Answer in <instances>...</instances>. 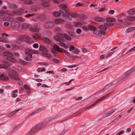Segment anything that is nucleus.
<instances>
[{
	"label": "nucleus",
	"mask_w": 135,
	"mask_h": 135,
	"mask_svg": "<svg viewBox=\"0 0 135 135\" xmlns=\"http://www.w3.org/2000/svg\"><path fill=\"white\" fill-rule=\"evenodd\" d=\"M124 133V131L123 130H122L117 133L116 135H120L121 134Z\"/></svg>",
	"instance_id": "864d4df0"
},
{
	"label": "nucleus",
	"mask_w": 135,
	"mask_h": 135,
	"mask_svg": "<svg viewBox=\"0 0 135 135\" xmlns=\"http://www.w3.org/2000/svg\"><path fill=\"white\" fill-rule=\"evenodd\" d=\"M50 122V120L46 119L43 123H40L33 127L26 134V135H31L36 132L44 126L47 125Z\"/></svg>",
	"instance_id": "f03ea898"
},
{
	"label": "nucleus",
	"mask_w": 135,
	"mask_h": 135,
	"mask_svg": "<svg viewBox=\"0 0 135 135\" xmlns=\"http://www.w3.org/2000/svg\"><path fill=\"white\" fill-rule=\"evenodd\" d=\"M95 20L99 22H102L105 21V19L100 17H96L94 18Z\"/></svg>",
	"instance_id": "412c9836"
},
{
	"label": "nucleus",
	"mask_w": 135,
	"mask_h": 135,
	"mask_svg": "<svg viewBox=\"0 0 135 135\" xmlns=\"http://www.w3.org/2000/svg\"><path fill=\"white\" fill-rule=\"evenodd\" d=\"M50 122V120L46 119L43 123H40L33 127L26 134V135H31L36 132L44 126L47 125Z\"/></svg>",
	"instance_id": "7ed1b4c3"
},
{
	"label": "nucleus",
	"mask_w": 135,
	"mask_h": 135,
	"mask_svg": "<svg viewBox=\"0 0 135 135\" xmlns=\"http://www.w3.org/2000/svg\"><path fill=\"white\" fill-rule=\"evenodd\" d=\"M40 36L41 34H40L38 33H36L33 34V37L35 39H40Z\"/></svg>",
	"instance_id": "a878e982"
},
{
	"label": "nucleus",
	"mask_w": 135,
	"mask_h": 135,
	"mask_svg": "<svg viewBox=\"0 0 135 135\" xmlns=\"http://www.w3.org/2000/svg\"><path fill=\"white\" fill-rule=\"evenodd\" d=\"M135 50V46L133 48L131 49L128 51L126 53V54H128L129 52H132Z\"/></svg>",
	"instance_id": "79ce46f5"
},
{
	"label": "nucleus",
	"mask_w": 135,
	"mask_h": 135,
	"mask_svg": "<svg viewBox=\"0 0 135 135\" xmlns=\"http://www.w3.org/2000/svg\"><path fill=\"white\" fill-rule=\"evenodd\" d=\"M88 27H89V28L91 30H95L96 29V28L95 27L91 25H88Z\"/></svg>",
	"instance_id": "37998d69"
},
{
	"label": "nucleus",
	"mask_w": 135,
	"mask_h": 135,
	"mask_svg": "<svg viewBox=\"0 0 135 135\" xmlns=\"http://www.w3.org/2000/svg\"><path fill=\"white\" fill-rule=\"evenodd\" d=\"M42 39L44 42L47 44H50L51 42L50 40L48 38L43 37Z\"/></svg>",
	"instance_id": "393cba45"
},
{
	"label": "nucleus",
	"mask_w": 135,
	"mask_h": 135,
	"mask_svg": "<svg viewBox=\"0 0 135 135\" xmlns=\"http://www.w3.org/2000/svg\"><path fill=\"white\" fill-rule=\"evenodd\" d=\"M42 54L43 56L47 57L49 58L51 56V55H49L47 54H45L43 52L42 53Z\"/></svg>",
	"instance_id": "de8ad7c7"
},
{
	"label": "nucleus",
	"mask_w": 135,
	"mask_h": 135,
	"mask_svg": "<svg viewBox=\"0 0 135 135\" xmlns=\"http://www.w3.org/2000/svg\"><path fill=\"white\" fill-rule=\"evenodd\" d=\"M21 109H18L16 110H15L13 111H12L13 113L14 114H15L18 111L21 110Z\"/></svg>",
	"instance_id": "13d9d810"
},
{
	"label": "nucleus",
	"mask_w": 135,
	"mask_h": 135,
	"mask_svg": "<svg viewBox=\"0 0 135 135\" xmlns=\"http://www.w3.org/2000/svg\"><path fill=\"white\" fill-rule=\"evenodd\" d=\"M45 70V69L44 68H38L37 69V71H44Z\"/></svg>",
	"instance_id": "8fccbe9b"
},
{
	"label": "nucleus",
	"mask_w": 135,
	"mask_h": 135,
	"mask_svg": "<svg viewBox=\"0 0 135 135\" xmlns=\"http://www.w3.org/2000/svg\"><path fill=\"white\" fill-rule=\"evenodd\" d=\"M2 62L3 64H0V68L8 69H10L9 66L11 65V62L4 60H2Z\"/></svg>",
	"instance_id": "6e6552de"
},
{
	"label": "nucleus",
	"mask_w": 135,
	"mask_h": 135,
	"mask_svg": "<svg viewBox=\"0 0 135 135\" xmlns=\"http://www.w3.org/2000/svg\"><path fill=\"white\" fill-rule=\"evenodd\" d=\"M54 26V23L53 22L48 21L46 22L44 25V27L47 29H51Z\"/></svg>",
	"instance_id": "f8f14e48"
},
{
	"label": "nucleus",
	"mask_w": 135,
	"mask_h": 135,
	"mask_svg": "<svg viewBox=\"0 0 135 135\" xmlns=\"http://www.w3.org/2000/svg\"><path fill=\"white\" fill-rule=\"evenodd\" d=\"M35 14H28V15H25V16L26 17H30L32 16H34Z\"/></svg>",
	"instance_id": "052dcab7"
},
{
	"label": "nucleus",
	"mask_w": 135,
	"mask_h": 135,
	"mask_svg": "<svg viewBox=\"0 0 135 135\" xmlns=\"http://www.w3.org/2000/svg\"><path fill=\"white\" fill-rule=\"evenodd\" d=\"M83 4L82 3H78L76 5V6L77 7L79 6H83Z\"/></svg>",
	"instance_id": "e2e57ef3"
},
{
	"label": "nucleus",
	"mask_w": 135,
	"mask_h": 135,
	"mask_svg": "<svg viewBox=\"0 0 135 135\" xmlns=\"http://www.w3.org/2000/svg\"><path fill=\"white\" fill-rule=\"evenodd\" d=\"M27 51L25 52V54L27 56L25 58V60L30 61L31 60V58L32 57V55L30 54L32 53V54H38V52L37 51L29 49H28L27 50Z\"/></svg>",
	"instance_id": "423d86ee"
},
{
	"label": "nucleus",
	"mask_w": 135,
	"mask_h": 135,
	"mask_svg": "<svg viewBox=\"0 0 135 135\" xmlns=\"http://www.w3.org/2000/svg\"><path fill=\"white\" fill-rule=\"evenodd\" d=\"M70 14V16H69V17H70V16H71L72 17H74L76 16H77V15L76 13H72L71 14L69 13Z\"/></svg>",
	"instance_id": "49530a36"
},
{
	"label": "nucleus",
	"mask_w": 135,
	"mask_h": 135,
	"mask_svg": "<svg viewBox=\"0 0 135 135\" xmlns=\"http://www.w3.org/2000/svg\"><path fill=\"white\" fill-rule=\"evenodd\" d=\"M82 25V23L79 22H75L74 23V25L76 27H80Z\"/></svg>",
	"instance_id": "4c0bfd02"
},
{
	"label": "nucleus",
	"mask_w": 135,
	"mask_h": 135,
	"mask_svg": "<svg viewBox=\"0 0 135 135\" xmlns=\"http://www.w3.org/2000/svg\"><path fill=\"white\" fill-rule=\"evenodd\" d=\"M33 47L34 48H37L38 47V44L37 43L34 44L33 45Z\"/></svg>",
	"instance_id": "774afa93"
},
{
	"label": "nucleus",
	"mask_w": 135,
	"mask_h": 135,
	"mask_svg": "<svg viewBox=\"0 0 135 135\" xmlns=\"http://www.w3.org/2000/svg\"><path fill=\"white\" fill-rule=\"evenodd\" d=\"M98 27L99 29L104 31L106 30L107 29V27L105 25H99Z\"/></svg>",
	"instance_id": "c85d7f7f"
},
{
	"label": "nucleus",
	"mask_w": 135,
	"mask_h": 135,
	"mask_svg": "<svg viewBox=\"0 0 135 135\" xmlns=\"http://www.w3.org/2000/svg\"><path fill=\"white\" fill-rule=\"evenodd\" d=\"M51 51L54 54H57L58 52L62 53L64 52L66 55L71 59H74L76 57L75 56L71 55L69 53L65 50L63 48H60L58 46L56 45H54L53 48L51 49Z\"/></svg>",
	"instance_id": "f257e3e1"
},
{
	"label": "nucleus",
	"mask_w": 135,
	"mask_h": 135,
	"mask_svg": "<svg viewBox=\"0 0 135 135\" xmlns=\"http://www.w3.org/2000/svg\"><path fill=\"white\" fill-rule=\"evenodd\" d=\"M40 8L38 5H35L33 6L34 9H33L32 8V10L33 11H37Z\"/></svg>",
	"instance_id": "473e14b6"
},
{
	"label": "nucleus",
	"mask_w": 135,
	"mask_h": 135,
	"mask_svg": "<svg viewBox=\"0 0 135 135\" xmlns=\"http://www.w3.org/2000/svg\"><path fill=\"white\" fill-rule=\"evenodd\" d=\"M7 13V12L6 11H4L2 10L0 11V13L1 14H4Z\"/></svg>",
	"instance_id": "69168bd1"
},
{
	"label": "nucleus",
	"mask_w": 135,
	"mask_h": 135,
	"mask_svg": "<svg viewBox=\"0 0 135 135\" xmlns=\"http://www.w3.org/2000/svg\"><path fill=\"white\" fill-rule=\"evenodd\" d=\"M115 109H112L104 113L102 115V117L103 118L107 117L112 114L115 111Z\"/></svg>",
	"instance_id": "ddd939ff"
},
{
	"label": "nucleus",
	"mask_w": 135,
	"mask_h": 135,
	"mask_svg": "<svg viewBox=\"0 0 135 135\" xmlns=\"http://www.w3.org/2000/svg\"><path fill=\"white\" fill-rule=\"evenodd\" d=\"M134 70L132 69L124 73L123 76H121L118 78L117 79V81L118 82L124 79H125L128 76H129V74L133 72Z\"/></svg>",
	"instance_id": "1a4fd4ad"
},
{
	"label": "nucleus",
	"mask_w": 135,
	"mask_h": 135,
	"mask_svg": "<svg viewBox=\"0 0 135 135\" xmlns=\"http://www.w3.org/2000/svg\"><path fill=\"white\" fill-rule=\"evenodd\" d=\"M61 28L59 27H56L54 28V31L56 32H59L60 31Z\"/></svg>",
	"instance_id": "c03bdc74"
},
{
	"label": "nucleus",
	"mask_w": 135,
	"mask_h": 135,
	"mask_svg": "<svg viewBox=\"0 0 135 135\" xmlns=\"http://www.w3.org/2000/svg\"><path fill=\"white\" fill-rule=\"evenodd\" d=\"M135 30V27H131L127 29L126 32L127 33H128L132 31Z\"/></svg>",
	"instance_id": "72a5a7b5"
},
{
	"label": "nucleus",
	"mask_w": 135,
	"mask_h": 135,
	"mask_svg": "<svg viewBox=\"0 0 135 135\" xmlns=\"http://www.w3.org/2000/svg\"><path fill=\"white\" fill-rule=\"evenodd\" d=\"M110 86L111 85H105L102 89L99 90L96 93L98 94H99L107 89L109 88L110 87Z\"/></svg>",
	"instance_id": "dca6fc26"
},
{
	"label": "nucleus",
	"mask_w": 135,
	"mask_h": 135,
	"mask_svg": "<svg viewBox=\"0 0 135 135\" xmlns=\"http://www.w3.org/2000/svg\"><path fill=\"white\" fill-rule=\"evenodd\" d=\"M0 16L2 17L3 20L4 21H11L13 19L12 17L10 18L9 17H3V15H1Z\"/></svg>",
	"instance_id": "b1692460"
},
{
	"label": "nucleus",
	"mask_w": 135,
	"mask_h": 135,
	"mask_svg": "<svg viewBox=\"0 0 135 135\" xmlns=\"http://www.w3.org/2000/svg\"><path fill=\"white\" fill-rule=\"evenodd\" d=\"M55 39L57 41H60L64 42L65 41L64 39L65 38L66 40L70 41L71 38L69 35H68L66 34H63L61 33H57L54 37Z\"/></svg>",
	"instance_id": "20e7f679"
},
{
	"label": "nucleus",
	"mask_w": 135,
	"mask_h": 135,
	"mask_svg": "<svg viewBox=\"0 0 135 135\" xmlns=\"http://www.w3.org/2000/svg\"><path fill=\"white\" fill-rule=\"evenodd\" d=\"M17 19L18 20V21L21 22H23L24 20V19L23 18L20 17H19Z\"/></svg>",
	"instance_id": "4d7b16f0"
},
{
	"label": "nucleus",
	"mask_w": 135,
	"mask_h": 135,
	"mask_svg": "<svg viewBox=\"0 0 135 135\" xmlns=\"http://www.w3.org/2000/svg\"><path fill=\"white\" fill-rule=\"evenodd\" d=\"M24 3L26 4L31 5L33 4L32 1H24Z\"/></svg>",
	"instance_id": "2f4dec72"
},
{
	"label": "nucleus",
	"mask_w": 135,
	"mask_h": 135,
	"mask_svg": "<svg viewBox=\"0 0 135 135\" xmlns=\"http://www.w3.org/2000/svg\"><path fill=\"white\" fill-rule=\"evenodd\" d=\"M49 1H41L42 5L44 6L48 7L50 6Z\"/></svg>",
	"instance_id": "aec40b11"
},
{
	"label": "nucleus",
	"mask_w": 135,
	"mask_h": 135,
	"mask_svg": "<svg viewBox=\"0 0 135 135\" xmlns=\"http://www.w3.org/2000/svg\"><path fill=\"white\" fill-rule=\"evenodd\" d=\"M18 48V46L17 45H14L12 46V49L14 50H16Z\"/></svg>",
	"instance_id": "603ef678"
},
{
	"label": "nucleus",
	"mask_w": 135,
	"mask_h": 135,
	"mask_svg": "<svg viewBox=\"0 0 135 135\" xmlns=\"http://www.w3.org/2000/svg\"><path fill=\"white\" fill-rule=\"evenodd\" d=\"M9 23L8 22H5L4 23V25L5 26H8L9 25Z\"/></svg>",
	"instance_id": "338daca9"
},
{
	"label": "nucleus",
	"mask_w": 135,
	"mask_h": 135,
	"mask_svg": "<svg viewBox=\"0 0 135 135\" xmlns=\"http://www.w3.org/2000/svg\"><path fill=\"white\" fill-rule=\"evenodd\" d=\"M129 14L133 15L135 14V9H131L128 11Z\"/></svg>",
	"instance_id": "c9c22d12"
},
{
	"label": "nucleus",
	"mask_w": 135,
	"mask_h": 135,
	"mask_svg": "<svg viewBox=\"0 0 135 135\" xmlns=\"http://www.w3.org/2000/svg\"><path fill=\"white\" fill-rule=\"evenodd\" d=\"M39 49L42 52L46 53H48V49L44 45H41L40 46Z\"/></svg>",
	"instance_id": "a211bd4d"
},
{
	"label": "nucleus",
	"mask_w": 135,
	"mask_h": 135,
	"mask_svg": "<svg viewBox=\"0 0 135 135\" xmlns=\"http://www.w3.org/2000/svg\"><path fill=\"white\" fill-rule=\"evenodd\" d=\"M82 32L80 28H78L77 29L76 31V33L78 34H80Z\"/></svg>",
	"instance_id": "a18cd8bd"
},
{
	"label": "nucleus",
	"mask_w": 135,
	"mask_h": 135,
	"mask_svg": "<svg viewBox=\"0 0 135 135\" xmlns=\"http://www.w3.org/2000/svg\"><path fill=\"white\" fill-rule=\"evenodd\" d=\"M63 20L60 18H57L54 21V23L56 24H61L64 22Z\"/></svg>",
	"instance_id": "4be33fe9"
},
{
	"label": "nucleus",
	"mask_w": 135,
	"mask_h": 135,
	"mask_svg": "<svg viewBox=\"0 0 135 135\" xmlns=\"http://www.w3.org/2000/svg\"><path fill=\"white\" fill-rule=\"evenodd\" d=\"M24 11V10L23 9L21 8L18 11H14L13 12L15 15H21L22 14Z\"/></svg>",
	"instance_id": "f3484780"
},
{
	"label": "nucleus",
	"mask_w": 135,
	"mask_h": 135,
	"mask_svg": "<svg viewBox=\"0 0 135 135\" xmlns=\"http://www.w3.org/2000/svg\"><path fill=\"white\" fill-rule=\"evenodd\" d=\"M113 25L112 23H107L105 24V26L108 27H110L111 26H112Z\"/></svg>",
	"instance_id": "0e129e2a"
},
{
	"label": "nucleus",
	"mask_w": 135,
	"mask_h": 135,
	"mask_svg": "<svg viewBox=\"0 0 135 135\" xmlns=\"http://www.w3.org/2000/svg\"><path fill=\"white\" fill-rule=\"evenodd\" d=\"M30 25L29 24L27 23H23L21 25L22 28L24 29H27L30 27Z\"/></svg>",
	"instance_id": "5701e85b"
},
{
	"label": "nucleus",
	"mask_w": 135,
	"mask_h": 135,
	"mask_svg": "<svg viewBox=\"0 0 135 135\" xmlns=\"http://www.w3.org/2000/svg\"><path fill=\"white\" fill-rule=\"evenodd\" d=\"M59 6L60 8L62 9L64 11V12L61 10H60V12L62 13V16L67 19L71 20V17L69 16H70V14L66 9V5L63 4H60Z\"/></svg>",
	"instance_id": "39448f33"
},
{
	"label": "nucleus",
	"mask_w": 135,
	"mask_h": 135,
	"mask_svg": "<svg viewBox=\"0 0 135 135\" xmlns=\"http://www.w3.org/2000/svg\"><path fill=\"white\" fill-rule=\"evenodd\" d=\"M46 34L48 36H51V32L50 31L47 30L46 31Z\"/></svg>",
	"instance_id": "6e6d98bb"
},
{
	"label": "nucleus",
	"mask_w": 135,
	"mask_h": 135,
	"mask_svg": "<svg viewBox=\"0 0 135 135\" xmlns=\"http://www.w3.org/2000/svg\"><path fill=\"white\" fill-rule=\"evenodd\" d=\"M60 14H62V13H61L60 12H55L53 13V15L56 17L59 16Z\"/></svg>",
	"instance_id": "58836bf2"
},
{
	"label": "nucleus",
	"mask_w": 135,
	"mask_h": 135,
	"mask_svg": "<svg viewBox=\"0 0 135 135\" xmlns=\"http://www.w3.org/2000/svg\"><path fill=\"white\" fill-rule=\"evenodd\" d=\"M75 50V47L73 45H70V49L69 50L70 51H71Z\"/></svg>",
	"instance_id": "09e8293b"
},
{
	"label": "nucleus",
	"mask_w": 135,
	"mask_h": 135,
	"mask_svg": "<svg viewBox=\"0 0 135 135\" xmlns=\"http://www.w3.org/2000/svg\"><path fill=\"white\" fill-rule=\"evenodd\" d=\"M135 20V16H128L126 18L127 21H133Z\"/></svg>",
	"instance_id": "bb28decb"
},
{
	"label": "nucleus",
	"mask_w": 135,
	"mask_h": 135,
	"mask_svg": "<svg viewBox=\"0 0 135 135\" xmlns=\"http://www.w3.org/2000/svg\"><path fill=\"white\" fill-rule=\"evenodd\" d=\"M0 41L3 42H6L7 41V40H6V39L3 36H2L0 37Z\"/></svg>",
	"instance_id": "a19ab883"
},
{
	"label": "nucleus",
	"mask_w": 135,
	"mask_h": 135,
	"mask_svg": "<svg viewBox=\"0 0 135 135\" xmlns=\"http://www.w3.org/2000/svg\"><path fill=\"white\" fill-rule=\"evenodd\" d=\"M86 16L83 14H81L80 16V18L82 19H85L86 18Z\"/></svg>",
	"instance_id": "3c124183"
},
{
	"label": "nucleus",
	"mask_w": 135,
	"mask_h": 135,
	"mask_svg": "<svg viewBox=\"0 0 135 135\" xmlns=\"http://www.w3.org/2000/svg\"><path fill=\"white\" fill-rule=\"evenodd\" d=\"M0 79L3 80H7L9 78L7 76H5L3 73H0Z\"/></svg>",
	"instance_id": "6ab92c4d"
},
{
	"label": "nucleus",
	"mask_w": 135,
	"mask_h": 135,
	"mask_svg": "<svg viewBox=\"0 0 135 135\" xmlns=\"http://www.w3.org/2000/svg\"><path fill=\"white\" fill-rule=\"evenodd\" d=\"M107 20L108 22H113L115 21V19L114 18L109 17L107 18Z\"/></svg>",
	"instance_id": "f704fd0d"
},
{
	"label": "nucleus",
	"mask_w": 135,
	"mask_h": 135,
	"mask_svg": "<svg viewBox=\"0 0 135 135\" xmlns=\"http://www.w3.org/2000/svg\"><path fill=\"white\" fill-rule=\"evenodd\" d=\"M93 33L96 35H98L100 37H101L102 36L101 35V33H100V31L95 30L93 31Z\"/></svg>",
	"instance_id": "cd10ccee"
},
{
	"label": "nucleus",
	"mask_w": 135,
	"mask_h": 135,
	"mask_svg": "<svg viewBox=\"0 0 135 135\" xmlns=\"http://www.w3.org/2000/svg\"><path fill=\"white\" fill-rule=\"evenodd\" d=\"M23 87L26 90L30 89V87L28 85H24Z\"/></svg>",
	"instance_id": "5fc2aeb1"
},
{
	"label": "nucleus",
	"mask_w": 135,
	"mask_h": 135,
	"mask_svg": "<svg viewBox=\"0 0 135 135\" xmlns=\"http://www.w3.org/2000/svg\"><path fill=\"white\" fill-rule=\"evenodd\" d=\"M125 14L122 13L118 15L117 18V20L119 22H122L123 20H126V18L125 17Z\"/></svg>",
	"instance_id": "4468645a"
},
{
	"label": "nucleus",
	"mask_w": 135,
	"mask_h": 135,
	"mask_svg": "<svg viewBox=\"0 0 135 135\" xmlns=\"http://www.w3.org/2000/svg\"><path fill=\"white\" fill-rule=\"evenodd\" d=\"M9 8L11 9L15 10L18 8V7L15 4H11L9 5Z\"/></svg>",
	"instance_id": "c756f323"
},
{
	"label": "nucleus",
	"mask_w": 135,
	"mask_h": 135,
	"mask_svg": "<svg viewBox=\"0 0 135 135\" xmlns=\"http://www.w3.org/2000/svg\"><path fill=\"white\" fill-rule=\"evenodd\" d=\"M81 113V112H80L78 111L74 113L70 117V118H72L73 117H75L76 115H78Z\"/></svg>",
	"instance_id": "e433bc0d"
},
{
	"label": "nucleus",
	"mask_w": 135,
	"mask_h": 135,
	"mask_svg": "<svg viewBox=\"0 0 135 135\" xmlns=\"http://www.w3.org/2000/svg\"><path fill=\"white\" fill-rule=\"evenodd\" d=\"M74 50V51L73 52H73L74 54H76L79 52V50L78 49H76Z\"/></svg>",
	"instance_id": "680f3d73"
},
{
	"label": "nucleus",
	"mask_w": 135,
	"mask_h": 135,
	"mask_svg": "<svg viewBox=\"0 0 135 135\" xmlns=\"http://www.w3.org/2000/svg\"><path fill=\"white\" fill-rule=\"evenodd\" d=\"M11 26L13 28H18L20 26L19 24L17 21H13L11 23Z\"/></svg>",
	"instance_id": "2eb2a0df"
},
{
	"label": "nucleus",
	"mask_w": 135,
	"mask_h": 135,
	"mask_svg": "<svg viewBox=\"0 0 135 135\" xmlns=\"http://www.w3.org/2000/svg\"><path fill=\"white\" fill-rule=\"evenodd\" d=\"M59 41V42L57 43V44L60 46L63 47H65L66 46L65 45L64 43L61 42H62V41Z\"/></svg>",
	"instance_id": "ea45409f"
},
{
	"label": "nucleus",
	"mask_w": 135,
	"mask_h": 135,
	"mask_svg": "<svg viewBox=\"0 0 135 135\" xmlns=\"http://www.w3.org/2000/svg\"><path fill=\"white\" fill-rule=\"evenodd\" d=\"M3 55L5 56H7V60L10 62L15 63L16 62V60L12 57L13 54L9 51H7L3 52Z\"/></svg>",
	"instance_id": "0eeeda50"
},
{
	"label": "nucleus",
	"mask_w": 135,
	"mask_h": 135,
	"mask_svg": "<svg viewBox=\"0 0 135 135\" xmlns=\"http://www.w3.org/2000/svg\"><path fill=\"white\" fill-rule=\"evenodd\" d=\"M31 31L33 32H37L39 31V28L38 27H31Z\"/></svg>",
	"instance_id": "7c9ffc66"
},
{
	"label": "nucleus",
	"mask_w": 135,
	"mask_h": 135,
	"mask_svg": "<svg viewBox=\"0 0 135 135\" xmlns=\"http://www.w3.org/2000/svg\"><path fill=\"white\" fill-rule=\"evenodd\" d=\"M29 40L30 37H29L27 36H25V35H22L18 38L17 42L19 44H21L23 41L27 42Z\"/></svg>",
	"instance_id": "9d476101"
},
{
	"label": "nucleus",
	"mask_w": 135,
	"mask_h": 135,
	"mask_svg": "<svg viewBox=\"0 0 135 135\" xmlns=\"http://www.w3.org/2000/svg\"><path fill=\"white\" fill-rule=\"evenodd\" d=\"M18 74L17 72L14 70H12L11 73L9 74V76L11 78L15 80H19L18 76Z\"/></svg>",
	"instance_id": "9b49d317"
},
{
	"label": "nucleus",
	"mask_w": 135,
	"mask_h": 135,
	"mask_svg": "<svg viewBox=\"0 0 135 135\" xmlns=\"http://www.w3.org/2000/svg\"><path fill=\"white\" fill-rule=\"evenodd\" d=\"M21 109H18L16 110H15L13 111H12L13 113L14 114H15L18 111L21 110Z\"/></svg>",
	"instance_id": "bf43d9fd"
}]
</instances>
